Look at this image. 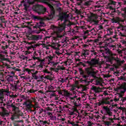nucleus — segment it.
Here are the masks:
<instances>
[{"instance_id": "f257e3e1", "label": "nucleus", "mask_w": 126, "mask_h": 126, "mask_svg": "<svg viewBox=\"0 0 126 126\" xmlns=\"http://www.w3.org/2000/svg\"><path fill=\"white\" fill-rule=\"evenodd\" d=\"M96 64L92 63L90 64V67H88L85 69V71H83L82 68H79V71L80 75H81L83 78H88L89 77V75H91L94 78H96V72L93 71V66H95Z\"/></svg>"}, {"instance_id": "f03ea898", "label": "nucleus", "mask_w": 126, "mask_h": 126, "mask_svg": "<svg viewBox=\"0 0 126 126\" xmlns=\"http://www.w3.org/2000/svg\"><path fill=\"white\" fill-rule=\"evenodd\" d=\"M126 90V87L125 85H122L119 88L116 89V91L118 92L117 94L119 95V97H123V95L125 94Z\"/></svg>"}, {"instance_id": "7ed1b4c3", "label": "nucleus", "mask_w": 126, "mask_h": 126, "mask_svg": "<svg viewBox=\"0 0 126 126\" xmlns=\"http://www.w3.org/2000/svg\"><path fill=\"white\" fill-rule=\"evenodd\" d=\"M114 100L111 99L109 97H106L103 98L102 100L98 102V106H101V105H111V103L113 102Z\"/></svg>"}, {"instance_id": "20e7f679", "label": "nucleus", "mask_w": 126, "mask_h": 126, "mask_svg": "<svg viewBox=\"0 0 126 126\" xmlns=\"http://www.w3.org/2000/svg\"><path fill=\"white\" fill-rule=\"evenodd\" d=\"M53 60V57L52 56H48L45 58V59H39L38 58H34L33 60L36 61V63H46V62H49L51 63H54L53 62H51V61Z\"/></svg>"}, {"instance_id": "39448f33", "label": "nucleus", "mask_w": 126, "mask_h": 126, "mask_svg": "<svg viewBox=\"0 0 126 126\" xmlns=\"http://www.w3.org/2000/svg\"><path fill=\"white\" fill-rule=\"evenodd\" d=\"M65 27V24H63L59 26V28H58L57 27H54L53 28V31L54 32V33H56V34H57V35H58V34H59V33H61V32H62V31H63V30L64 29Z\"/></svg>"}, {"instance_id": "423d86ee", "label": "nucleus", "mask_w": 126, "mask_h": 126, "mask_svg": "<svg viewBox=\"0 0 126 126\" xmlns=\"http://www.w3.org/2000/svg\"><path fill=\"white\" fill-rule=\"evenodd\" d=\"M9 107H11L12 108L13 112H14V116H20L21 114H20V110L18 107L15 106L14 104L12 103L10 105H8Z\"/></svg>"}, {"instance_id": "0eeeda50", "label": "nucleus", "mask_w": 126, "mask_h": 126, "mask_svg": "<svg viewBox=\"0 0 126 126\" xmlns=\"http://www.w3.org/2000/svg\"><path fill=\"white\" fill-rule=\"evenodd\" d=\"M103 110L105 111V115L109 116V117H112L113 116V112L111 111V109L107 106H103Z\"/></svg>"}, {"instance_id": "6e6552de", "label": "nucleus", "mask_w": 126, "mask_h": 126, "mask_svg": "<svg viewBox=\"0 0 126 126\" xmlns=\"http://www.w3.org/2000/svg\"><path fill=\"white\" fill-rule=\"evenodd\" d=\"M8 115H9L8 111L5 109H2V111L0 112V116L3 118H4V117H7Z\"/></svg>"}, {"instance_id": "1a4fd4ad", "label": "nucleus", "mask_w": 126, "mask_h": 126, "mask_svg": "<svg viewBox=\"0 0 126 126\" xmlns=\"http://www.w3.org/2000/svg\"><path fill=\"white\" fill-rule=\"evenodd\" d=\"M95 82V85H99V86H103V80H102V79L99 78L96 79Z\"/></svg>"}, {"instance_id": "9d476101", "label": "nucleus", "mask_w": 126, "mask_h": 126, "mask_svg": "<svg viewBox=\"0 0 126 126\" xmlns=\"http://www.w3.org/2000/svg\"><path fill=\"white\" fill-rule=\"evenodd\" d=\"M92 90H94L95 93H99V92H101V88H100V87L94 86L92 88Z\"/></svg>"}, {"instance_id": "9b49d317", "label": "nucleus", "mask_w": 126, "mask_h": 126, "mask_svg": "<svg viewBox=\"0 0 126 126\" xmlns=\"http://www.w3.org/2000/svg\"><path fill=\"white\" fill-rule=\"evenodd\" d=\"M24 105H25L26 107H27L28 109H31L33 106V104H31V103H28V101H25L24 103Z\"/></svg>"}, {"instance_id": "f8f14e48", "label": "nucleus", "mask_w": 126, "mask_h": 126, "mask_svg": "<svg viewBox=\"0 0 126 126\" xmlns=\"http://www.w3.org/2000/svg\"><path fill=\"white\" fill-rule=\"evenodd\" d=\"M6 79L8 82H11L13 81V77L10 75H8L6 77Z\"/></svg>"}, {"instance_id": "ddd939ff", "label": "nucleus", "mask_w": 126, "mask_h": 126, "mask_svg": "<svg viewBox=\"0 0 126 126\" xmlns=\"http://www.w3.org/2000/svg\"><path fill=\"white\" fill-rule=\"evenodd\" d=\"M90 63H99V59H97L96 58L92 59L90 61Z\"/></svg>"}, {"instance_id": "4468645a", "label": "nucleus", "mask_w": 126, "mask_h": 126, "mask_svg": "<svg viewBox=\"0 0 126 126\" xmlns=\"http://www.w3.org/2000/svg\"><path fill=\"white\" fill-rule=\"evenodd\" d=\"M32 39L33 40H35V41H38V40H39V39H42V36L41 35H32Z\"/></svg>"}, {"instance_id": "2eb2a0df", "label": "nucleus", "mask_w": 126, "mask_h": 126, "mask_svg": "<svg viewBox=\"0 0 126 126\" xmlns=\"http://www.w3.org/2000/svg\"><path fill=\"white\" fill-rule=\"evenodd\" d=\"M63 92L64 95L66 96V97H69V96H70V93H69L67 91L63 90Z\"/></svg>"}, {"instance_id": "dca6fc26", "label": "nucleus", "mask_w": 126, "mask_h": 126, "mask_svg": "<svg viewBox=\"0 0 126 126\" xmlns=\"http://www.w3.org/2000/svg\"><path fill=\"white\" fill-rule=\"evenodd\" d=\"M38 73V71H36L34 73L32 74V76L33 79H35V80H37L38 79V76L36 75Z\"/></svg>"}, {"instance_id": "f3484780", "label": "nucleus", "mask_w": 126, "mask_h": 126, "mask_svg": "<svg viewBox=\"0 0 126 126\" xmlns=\"http://www.w3.org/2000/svg\"><path fill=\"white\" fill-rule=\"evenodd\" d=\"M0 103L1 106V107H0V109H1V110L5 109L4 107L6 106V104L3 103V102H0Z\"/></svg>"}, {"instance_id": "a211bd4d", "label": "nucleus", "mask_w": 126, "mask_h": 126, "mask_svg": "<svg viewBox=\"0 0 126 126\" xmlns=\"http://www.w3.org/2000/svg\"><path fill=\"white\" fill-rule=\"evenodd\" d=\"M35 100H36V99H35V97H31L30 99H29L28 102L29 103H33V102L35 103Z\"/></svg>"}, {"instance_id": "6ab92c4d", "label": "nucleus", "mask_w": 126, "mask_h": 126, "mask_svg": "<svg viewBox=\"0 0 126 126\" xmlns=\"http://www.w3.org/2000/svg\"><path fill=\"white\" fill-rule=\"evenodd\" d=\"M60 69H62V70H64L65 68L64 67H63L62 66H58V67L57 68V71H59Z\"/></svg>"}, {"instance_id": "aec40b11", "label": "nucleus", "mask_w": 126, "mask_h": 126, "mask_svg": "<svg viewBox=\"0 0 126 126\" xmlns=\"http://www.w3.org/2000/svg\"><path fill=\"white\" fill-rule=\"evenodd\" d=\"M32 108H34V110H38L39 106H38V103L35 102L34 105H33Z\"/></svg>"}, {"instance_id": "412c9836", "label": "nucleus", "mask_w": 126, "mask_h": 126, "mask_svg": "<svg viewBox=\"0 0 126 126\" xmlns=\"http://www.w3.org/2000/svg\"><path fill=\"white\" fill-rule=\"evenodd\" d=\"M67 80V78L63 79V78H60L59 79V81L60 82H62V83H63V82H65V81Z\"/></svg>"}, {"instance_id": "4be33fe9", "label": "nucleus", "mask_w": 126, "mask_h": 126, "mask_svg": "<svg viewBox=\"0 0 126 126\" xmlns=\"http://www.w3.org/2000/svg\"><path fill=\"white\" fill-rule=\"evenodd\" d=\"M121 102L123 103V104H125L126 103V97H122L121 99Z\"/></svg>"}, {"instance_id": "5701e85b", "label": "nucleus", "mask_w": 126, "mask_h": 126, "mask_svg": "<svg viewBox=\"0 0 126 126\" xmlns=\"http://www.w3.org/2000/svg\"><path fill=\"white\" fill-rule=\"evenodd\" d=\"M119 65H121V64H113V68H112V69H114V68H118L119 67Z\"/></svg>"}, {"instance_id": "b1692460", "label": "nucleus", "mask_w": 126, "mask_h": 126, "mask_svg": "<svg viewBox=\"0 0 126 126\" xmlns=\"http://www.w3.org/2000/svg\"><path fill=\"white\" fill-rule=\"evenodd\" d=\"M13 114H14L11 117V120H12V121H13V120H14V119H15V117H16L17 118H18V117H19V116H20V115L14 116V112H13Z\"/></svg>"}, {"instance_id": "393cba45", "label": "nucleus", "mask_w": 126, "mask_h": 126, "mask_svg": "<svg viewBox=\"0 0 126 126\" xmlns=\"http://www.w3.org/2000/svg\"><path fill=\"white\" fill-rule=\"evenodd\" d=\"M39 123H40L41 125H46V124H47V121H44L43 120H40Z\"/></svg>"}, {"instance_id": "a878e982", "label": "nucleus", "mask_w": 126, "mask_h": 126, "mask_svg": "<svg viewBox=\"0 0 126 126\" xmlns=\"http://www.w3.org/2000/svg\"><path fill=\"white\" fill-rule=\"evenodd\" d=\"M120 97H119V95L118 97L116 96L115 97L114 100L115 101V102H118V101H120Z\"/></svg>"}, {"instance_id": "bb28decb", "label": "nucleus", "mask_w": 126, "mask_h": 126, "mask_svg": "<svg viewBox=\"0 0 126 126\" xmlns=\"http://www.w3.org/2000/svg\"><path fill=\"white\" fill-rule=\"evenodd\" d=\"M40 2L45 3V4H48V0H41Z\"/></svg>"}, {"instance_id": "cd10ccee", "label": "nucleus", "mask_w": 126, "mask_h": 126, "mask_svg": "<svg viewBox=\"0 0 126 126\" xmlns=\"http://www.w3.org/2000/svg\"><path fill=\"white\" fill-rule=\"evenodd\" d=\"M44 78H45V79H48L49 80H51L52 79V78H51V76L49 75L45 76Z\"/></svg>"}, {"instance_id": "c85d7f7f", "label": "nucleus", "mask_w": 126, "mask_h": 126, "mask_svg": "<svg viewBox=\"0 0 126 126\" xmlns=\"http://www.w3.org/2000/svg\"><path fill=\"white\" fill-rule=\"evenodd\" d=\"M25 70V71H27L29 74H30V73H31V70L29 68H26Z\"/></svg>"}, {"instance_id": "c756f323", "label": "nucleus", "mask_w": 126, "mask_h": 126, "mask_svg": "<svg viewBox=\"0 0 126 126\" xmlns=\"http://www.w3.org/2000/svg\"><path fill=\"white\" fill-rule=\"evenodd\" d=\"M92 125H93V123H92L91 121H88L87 126H92Z\"/></svg>"}, {"instance_id": "7c9ffc66", "label": "nucleus", "mask_w": 126, "mask_h": 126, "mask_svg": "<svg viewBox=\"0 0 126 126\" xmlns=\"http://www.w3.org/2000/svg\"><path fill=\"white\" fill-rule=\"evenodd\" d=\"M35 0H28V2H29V3L32 4L33 2H35Z\"/></svg>"}, {"instance_id": "2f4dec72", "label": "nucleus", "mask_w": 126, "mask_h": 126, "mask_svg": "<svg viewBox=\"0 0 126 126\" xmlns=\"http://www.w3.org/2000/svg\"><path fill=\"white\" fill-rule=\"evenodd\" d=\"M44 112V109L43 108H40L39 109V114H42V113H43Z\"/></svg>"}, {"instance_id": "473e14b6", "label": "nucleus", "mask_w": 126, "mask_h": 126, "mask_svg": "<svg viewBox=\"0 0 126 126\" xmlns=\"http://www.w3.org/2000/svg\"><path fill=\"white\" fill-rule=\"evenodd\" d=\"M46 110L47 111H50V112H52V111H53V109L50 108V107H47L46 108Z\"/></svg>"}, {"instance_id": "72a5a7b5", "label": "nucleus", "mask_w": 126, "mask_h": 126, "mask_svg": "<svg viewBox=\"0 0 126 126\" xmlns=\"http://www.w3.org/2000/svg\"><path fill=\"white\" fill-rule=\"evenodd\" d=\"M68 124H70V125H72L73 126H75V124H74V122H70V121H68Z\"/></svg>"}, {"instance_id": "f704fd0d", "label": "nucleus", "mask_w": 126, "mask_h": 126, "mask_svg": "<svg viewBox=\"0 0 126 126\" xmlns=\"http://www.w3.org/2000/svg\"><path fill=\"white\" fill-rule=\"evenodd\" d=\"M74 105H75V106H76V107H78V106H80V103H77V102H75L74 103Z\"/></svg>"}, {"instance_id": "c9c22d12", "label": "nucleus", "mask_w": 126, "mask_h": 126, "mask_svg": "<svg viewBox=\"0 0 126 126\" xmlns=\"http://www.w3.org/2000/svg\"><path fill=\"white\" fill-rule=\"evenodd\" d=\"M43 112H44V114L42 115L43 117H45L46 115H47V109L43 110Z\"/></svg>"}, {"instance_id": "e433bc0d", "label": "nucleus", "mask_w": 126, "mask_h": 126, "mask_svg": "<svg viewBox=\"0 0 126 126\" xmlns=\"http://www.w3.org/2000/svg\"><path fill=\"white\" fill-rule=\"evenodd\" d=\"M20 58H22V59H23V60H27V57H24V56H23V55L21 56Z\"/></svg>"}, {"instance_id": "4c0bfd02", "label": "nucleus", "mask_w": 126, "mask_h": 126, "mask_svg": "<svg viewBox=\"0 0 126 126\" xmlns=\"http://www.w3.org/2000/svg\"><path fill=\"white\" fill-rule=\"evenodd\" d=\"M105 124L106 126H110L111 125V122L107 121Z\"/></svg>"}, {"instance_id": "58836bf2", "label": "nucleus", "mask_w": 126, "mask_h": 126, "mask_svg": "<svg viewBox=\"0 0 126 126\" xmlns=\"http://www.w3.org/2000/svg\"><path fill=\"white\" fill-rule=\"evenodd\" d=\"M47 115H48V116H49L50 118H52V117H53V114L50 112H48Z\"/></svg>"}, {"instance_id": "ea45409f", "label": "nucleus", "mask_w": 126, "mask_h": 126, "mask_svg": "<svg viewBox=\"0 0 126 126\" xmlns=\"http://www.w3.org/2000/svg\"><path fill=\"white\" fill-rule=\"evenodd\" d=\"M7 64H3L2 65H0V68H3L4 67V65H6Z\"/></svg>"}, {"instance_id": "a19ab883", "label": "nucleus", "mask_w": 126, "mask_h": 126, "mask_svg": "<svg viewBox=\"0 0 126 126\" xmlns=\"http://www.w3.org/2000/svg\"><path fill=\"white\" fill-rule=\"evenodd\" d=\"M85 96H86V95H81V96H80L81 99L82 100H85V99H84V98H85Z\"/></svg>"}, {"instance_id": "79ce46f5", "label": "nucleus", "mask_w": 126, "mask_h": 126, "mask_svg": "<svg viewBox=\"0 0 126 126\" xmlns=\"http://www.w3.org/2000/svg\"><path fill=\"white\" fill-rule=\"evenodd\" d=\"M49 7H50L52 11L54 12V7H53V6H52L51 5H49Z\"/></svg>"}, {"instance_id": "37998d69", "label": "nucleus", "mask_w": 126, "mask_h": 126, "mask_svg": "<svg viewBox=\"0 0 126 126\" xmlns=\"http://www.w3.org/2000/svg\"><path fill=\"white\" fill-rule=\"evenodd\" d=\"M2 92H1V91L0 90V98H2Z\"/></svg>"}, {"instance_id": "c03bdc74", "label": "nucleus", "mask_w": 126, "mask_h": 126, "mask_svg": "<svg viewBox=\"0 0 126 126\" xmlns=\"http://www.w3.org/2000/svg\"><path fill=\"white\" fill-rule=\"evenodd\" d=\"M51 119L52 120H57V117L52 116V117H51Z\"/></svg>"}, {"instance_id": "a18cd8bd", "label": "nucleus", "mask_w": 126, "mask_h": 126, "mask_svg": "<svg viewBox=\"0 0 126 126\" xmlns=\"http://www.w3.org/2000/svg\"><path fill=\"white\" fill-rule=\"evenodd\" d=\"M92 21H94V20H95V19H96V17H93V16H92Z\"/></svg>"}, {"instance_id": "49530a36", "label": "nucleus", "mask_w": 126, "mask_h": 126, "mask_svg": "<svg viewBox=\"0 0 126 126\" xmlns=\"http://www.w3.org/2000/svg\"><path fill=\"white\" fill-rule=\"evenodd\" d=\"M125 63L124 61H119L118 63Z\"/></svg>"}, {"instance_id": "de8ad7c7", "label": "nucleus", "mask_w": 126, "mask_h": 126, "mask_svg": "<svg viewBox=\"0 0 126 126\" xmlns=\"http://www.w3.org/2000/svg\"><path fill=\"white\" fill-rule=\"evenodd\" d=\"M38 67H41V68H43V67H44V65H42L41 64H40V65H38Z\"/></svg>"}, {"instance_id": "09e8293b", "label": "nucleus", "mask_w": 126, "mask_h": 126, "mask_svg": "<svg viewBox=\"0 0 126 126\" xmlns=\"http://www.w3.org/2000/svg\"><path fill=\"white\" fill-rule=\"evenodd\" d=\"M44 71V72H45L46 73H50V72L48 71L47 69H45Z\"/></svg>"}, {"instance_id": "8fccbe9b", "label": "nucleus", "mask_w": 126, "mask_h": 126, "mask_svg": "<svg viewBox=\"0 0 126 126\" xmlns=\"http://www.w3.org/2000/svg\"><path fill=\"white\" fill-rule=\"evenodd\" d=\"M60 121H62V122H64L65 121V119L64 118H61V119H59Z\"/></svg>"}, {"instance_id": "3c124183", "label": "nucleus", "mask_w": 126, "mask_h": 126, "mask_svg": "<svg viewBox=\"0 0 126 126\" xmlns=\"http://www.w3.org/2000/svg\"><path fill=\"white\" fill-rule=\"evenodd\" d=\"M120 79H121L122 80H125V77H120Z\"/></svg>"}, {"instance_id": "603ef678", "label": "nucleus", "mask_w": 126, "mask_h": 126, "mask_svg": "<svg viewBox=\"0 0 126 126\" xmlns=\"http://www.w3.org/2000/svg\"><path fill=\"white\" fill-rule=\"evenodd\" d=\"M15 70V71H21V70L18 68H16Z\"/></svg>"}, {"instance_id": "864d4df0", "label": "nucleus", "mask_w": 126, "mask_h": 126, "mask_svg": "<svg viewBox=\"0 0 126 126\" xmlns=\"http://www.w3.org/2000/svg\"><path fill=\"white\" fill-rule=\"evenodd\" d=\"M77 99V101H78V100H79V101H81V100H82L81 99V97H78V98H76Z\"/></svg>"}, {"instance_id": "5fc2aeb1", "label": "nucleus", "mask_w": 126, "mask_h": 126, "mask_svg": "<svg viewBox=\"0 0 126 126\" xmlns=\"http://www.w3.org/2000/svg\"><path fill=\"white\" fill-rule=\"evenodd\" d=\"M29 92H30V93H33L34 91L32 90H30L29 91Z\"/></svg>"}, {"instance_id": "6e6d98bb", "label": "nucleus", "mask_w": 126, "mask_h": 126, "mask_svg": "<svg viewBox=\"0 0 126 126\" xmlns=\"http://www.w3.org/2000/svg\"><path fill=\"white\" fill-rule=\"evenodd\" d=\"M104 95H108V93H107V92L104 91V93H103Z\"/></svg>"}, {"instance_id": "4d7b16f0", "label": "nucleus", "mask_w": 126, "mask_h": 126, "mask_svg": "<svg viewBox=\"0 0 126 126\" xmlns=\"http://www.w3.org/2000/svg\"><path fill=\"white\" fill-rule=\"evenodd\" d=\"M33 18H34V19H38V17L36 16H34Z\"/></svg>"}, {"instance_id": "13d9d810", "label": "nucleus", "mask_w": 126, "mask_h": 126, "mask_svg": "<svg viewBox=\"0 0 126 126\" xmlns=\"http://www.w3.org/2000/svg\"><path fill=\"white\" fill-rule=\"evenodd\" d=\"M35 33L36 34H39V33H41V31H38V32H36Z\"/></svg>"}, {"instance_id": "bf43d9fd", "label": "nucleus", "mask_w": 126, "mask_h": 126, "mask_svg": "<svg viewBox=\"0 0 126 126\" xmlns=\"http://www.w3.org/2000/svg\"><path fill=\"white\" fill-rule=\"evenodd\" d=\"M2 92H5V93H7L8 92V91L5 90H3Z\"/></svg>"}, {"instance_id": "052dcab7", "label": "nucleus", "mask_w": 126, "mask_h": 126, "mask_svg": "<svg viewBox=\"0 0 126 126\" xmlns=\"http://www.w3.org/2000/svg\"><path fill=\"white\" fill-rule=\"evenodd\" d=\"M52 69H53V70H55V71H56L57 72H58V71H57V68H56V69L52 68Z\"/></svg>"}, {"instance_id": "680f3d73", "label": "nucleus", "mask_w": 126, "mask_h": 126, "mask_svg": "<svg viewBox=\"0 0 126 126\" xmlns=\"http://www.w3.org/2000/svg\"><path fill=\"white\" fill-rule=\"evenodd\" d=\"M85 90H86V88H85V87H84V88L83 89V91H85Z\"/></svg>"}, {"instance_id": "e2e57ef3", "label": "nucleus", "mask_w": 126, "mask_h": 126, "mask_svg": "<svg viewBox=\"0 0 126 126\" xmlns=\"http://www.w3.org/2000/svg\"><path fill=\"white\" fill-rule=\"evenodd\" d=\"M37 13H38V14H39V15H41V14H42V12H38Z\"/></svg>"}, {"instance_id": "0e129e2a", "label": "nucleus", "mask_w": 126, "mask_h": 126, "mask_svg": "<svg viewBox=\"0 0 126 126\" xmlns=\"http://www.w3.org/2000/svg\"><path fill=\"white\" fill-rule=\"evenodd\" d=\"M102 119H103V120L105 119H106V116H103L102 117Z\"/></svg>"}, {"instance_id": "69168bd1", "label": "nucleus", "mask_w": 126, "mask_h": 126, "mask_svg": "<svg viewBox=\"0 0 126 126\" xmlns=\"http://www.w3.org/2000/svg\"><path fill=\"white\" fill-rule=\"evenodd\" d=\"M11 74H13V75H14V72L12 71L11 72Z\"/></svg>"}, {"instance_id": "338daca9", "label": "nucleus", "mask_w": 126, "mask_h": 126, "mask_svg": "<svg viewBox=\"0 0 126 126\" xmlns=\"http://www.w3.org/2000/svg\"><path fill=\"white\" fill-rule=\"evenodd\" d=\"M109 121H113V119H112V118H109Z\"/></svg>"}, {"instance_id": "774afa93", "label": "nucleus", "mask_w": 126, "mask_h": 126, "mask_svg": "<svg viewBox=\"0 0 126 126\" xmlns=\"http://www.w3.org/2000/svg\"><path fill=\"white\" fill-rule=\"evenodd\" d=\"M2 124V121H0V125H1Z\"/></svg>"}]
</instances>
